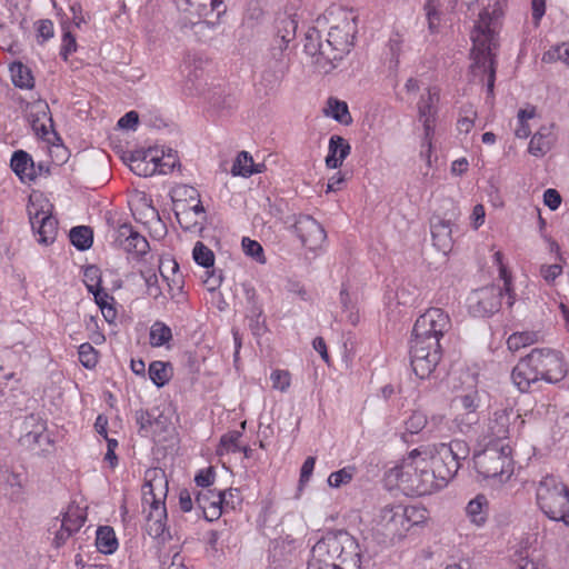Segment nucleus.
I'll list each match as a JSON object with an SVG mask.
<instances>
[{
  "instance_id": "nucleus-57",
  "label": "nucleus",
  "mask_w": 569,
  "mask_h": 569,
  "mask_svg": "<svg viewBox=\"0 0 569 569\" xmlns=\"http://www.w3.org/2000/svg\"><path fill=\"white\" fill-rule=\"evenodd\" d=\"M406 430L411 433L416 435L420 432L423 428L428 425V419L426 415L421 411H413L409 418L405 422Z\"/></svg>"
},
{
  "instance_id": "nucleus-47",
  "label": "nucleus",
  "mask_w": 569,
  "mask_h": 569,
  "mask_svg": "<svg viewBox=\"0 0 569 569\" xmlns=\"http://www.w3.org/2000/svg\"><path fill=\"white\" fill-rule=\"evenodd\" d=\"M478 412L463 411L455 416L452 423L457 431L461 433H468L471 431L472 427L478 422Z\"/></svg>"
},
{
  "instance_id": "nucleus-36",
  "label": "nucleus",
  "mask_w": 569,
  "mask_h": 569,
  "mask_svg": "<svg viewBox=\"0 0 569 569\" xmlns=\"http://www.w3.org/2000/svg\"><path fill=\"white\" fill-rule=\"evenodd\" d=\"M148 375L157 387L166 386L172 377V367L169 362L156 360L149 365Z\"/></svg>"
},
{
  "instance_id": "nucleus-34",
  "label": "nucleus",
  "mask_w": 569,
  "mask_h": 569,
  "mask_svg": "<svg viewBox=\"0 0 569 569\" xmlns=\"http://www.w3.org/2000/svg\"><path fill=\"white\" fill-rule=\"evenodd\" d=\"M84 520L86 516L78 506H69L62 518L54 519L52 528H57L60 525L74 533L83 526Z\"/></svg>"
},
{
  "instance_id": "nucleus-28",
  "label": "nucleus",
  "mask_w": 569,
  "mask_h": 569,
  "mask_svg": "<svg viewBox=\"0 0 569 569\" xmlns=\"http://www.w3.org/2000/svg\"><path fill=\"white\" fill-rule=\"evenodd\" d=\"M465 513L471 525L482 528L489 517V501L485 495H477L465 508Z\"/></svg>"
},
{
  "instance_id": "nucleus-52",
  "label": "nucleus",
  "mask_w": 569,
  "mask_h": 569,
  "mask_svg": "<svg viewBox=\"0 0 569 569\" xmlns=\"http://www.w3.org/2000/svg\"><path fill=\"white\" fill-rule=\"evenodd\" d=\"M270 380L273 389L287 392L291 386V373L288 370L274 369L270 373Z\"/></svg>"
},
{
  "instance_id": "nucleus-29",
  "label": "nucleus",
  "mask_w": 569,
  "mask_h": 569,
  "mask_svg": "<svg viewBox=\"0 0 569 569\" xmlns=\"http://www.w3.org/2000/svg\"><path fill=\"white\" fill-rule=\"evenodd\" d=\"M351 147L349 142L341 136H332L329 139L328 154L326 164L328 168H339L343 160L349 156Z\"/></svg>"
},
{
  "instance_id": "nucleus-2",
  "label": "nucleus",
  "mask_w": 569,
  "mask_h": 569,
  "mask_svg": "<svg viewBox=\"0 0 569 569\" xmlns=\"http://www.w3.org/2000/svg\"><path fill=\"white\" fill-rule=\"evenodd\" d=\"M356 32L355 13L341 7H331L308 29L305 52L313 59L320 71L327 73L350 52Z\"/></svg>"
},
{
  "instance_id": "nucleus-58",
  "label": "nucleus",
  "mask_w": 569,
  "mask_h": 569,
  "mask_svg": "<svg viewBox=\"0 0 569 569\" xmlns=\"http://www.w3.org/2000/svg\"><path fill=\"white\" fill-rule=\"evenodd\" d=\"M142 277L147 287V295L153 299L161 297L162 291L159 286L158 276L154 272H146L142 273Z\"/></svg>"
},
{
  "instance_id": "nucleus-46",
  "label": "nucleus",
  "mask_w": 569,
  "mask_h": 569,
  "mask_svg": "<svg viewBox=\"0 0 569 569\" xmlns=\"http://www.w3.org/2000/svg\"><path fill=\"white\" fill-rule=\"evenodd\" d=\"M476 118H477V111L473 108V106L469 104V106L462 107L461 111L459 113V118L457 120V130L460 133H465V134L469 133L475 126Z\"/></svg>"
},
{
  "instance_id": "nucleus-19",
  "label": "nucleus",
  "mask_w": 569,
  "mask_h": 569,
  "mask_svg": "<svg viewBox=\"0 0 569 569\" xmlns=\"http://www.w3.org/2000/svg\"><path fill=\"white\" fill-rule=\"evenodd\" d=\"M515 419V422L519 420L520 425L525 423L519 413H515L512 409L498 410L493 413V418L490 419L488 425V435L483 438L485 443L492 441L493 443H509L507 441L510 435V422Z\"/></svg>"
},
{
  "instance_id": "nucleus-7",
  "label": "nucleus",
  "mask_w": 569,
  "mask_h": 569,
  "mask_svg": "<svg viewBox=\"0 0 569 569\" xmlns=\"http://www.w3.org/2000/svg\"><path fill=\"white\" fill-rule=\"evenodd\" d=\"M168 493V481L160 469H152L146 472V485L143 487V508L147 512V530L154 538L161 537L167 526L166 498Z\"/></svg>"
},
{
  "instance_id": "nucleus-11",
  "label": "nucleus",
  "mask_w": 569,
  "mask_h": 569,
  "mask_svg": "<svg viewBox=\"0 0 569 569\" xmlns=\"http://www.w3.org/2000/svg\"><path fill=\"white\" fill-rule=\"evenodd\" d=\"M53 206L42 193L34 192L29 198L28 213L31 227L38 234V241L52 243L58 233V221L52 216Z\"/></svg>"
},
{
  "instance_id": "nucleus-10",
  "label": "nucleus",
  "mask_w": 569,
  "mask_h": 569,
  "mask_svg": "<svg viewBox=\"0 0 569 569\" xmlns=\"http://www.w3.org/2000/svg\"><path fill=\"white\" fill-rule=\"evenodd\" d=\"M178 164L179 158L176 151L159 147L134 151L130 159L131 171L141 177L167 174Z\"/></svg>"
},
{
  "instance_id": "nucleus-35",
  "label": "nucleus",
  "mask_w": 569,
  "mask_h": 569,
  "mask_svg": "<svg viewBox=\"0 0 569 569\" xmlns=\"http://www.w3.org/2000/svg\"><path fill=\"white\" fill-rule=\"evenodd\" d=\"M96 547L99 552L112 555L117 551L119 542L114 530L109 526L99 527L96 535Z\"/></svg>"
},
{
  "instance_id": "nucleus-3",
  "label": "nucleus",
  "mask_w": 569,
  "mask_h": 569,
  "mask_svg": "<svg viewBox=\"0 0 569 569\" xmlns=\"http://www.w3.org/2000/svg\"><path fill=\"white\" fill-rule=\"evenodd\" d=\"M450 329V317L440 308H430L416 320L411 367L418 378H428L438 366L441 359L440 339Z\"/></svg>"
},
{
  "instance_id": "nucleus-24",
  "label": "nucleus",
  "mask_w": 569,
  "mask_h": 569,
  "mask_svg": "<svg viewBox=\"0 0 569 569\" xmlns=\"http://www.w3.org/2000/svg\"><path fill=\"white\" fill-rule=\"evenodd\" d=\"M46 422L38 416L30 415L23 421V433L20 438L22 445L33 447L47 440Z\"/></svg>"
},
{
  "instance_id": "nucleus-55",
  "label": "nucleus",
  "mask_w": 569,
  "mask_h": 569,
  "mask_svg": "<svg viewBox=\"0 0 569 569\" xmlns=\"http://www.w3.org/2000/svg\"><path fill=\"white\" fill-rule=\"evenodd\" d=\"M536 335L532 332H515L509 336L507 340L508 348L512 351H517L520 348L527 347L533 343Z\"/></svg>"
},
{
  "instance_id": "nucleus-51",
  "label": "nucleus",
  "mask_w": 569,
  "mask_h": 569,
  "mask_svg": "<svg viewBox=\"0 0 569 569\" xmlns=\"http://www.w3.org/2000/svg\"><path fill=\"white\" fill-rule=\"evenodd\" d=\"M340 302L342 305L343 312L346 313L347 321L352 326H356L360 320L359 312L346 289L340 291Z\"/></svg>"
},
{
  "instance_id": "nucleus-62",
  "label": "nucleus",
  "mask_w": 569,
  "mask_h": 569,
  "mask_svg": "<svg viewBox=\"0 0 569 569\" xmlns=\"http://www.w3.org/2000/svg\"><path fill=\"white\" fill-rule=\"evenodd\" d=\"M77 50L76 38L71 34L70 31H64L62 36V43L60 56L67 60L68 57Z\"/></svg>"
},
{
  "instance_id": "nucleus-48",
  "label": "nucleus",
  "mask_w": 569,
  "mask_h": 569,
  "mask_svg": "<svg viewBox=\"0 0 569 569\" xmlns=\"http://www.w3.org/2000/svg\"><path fill=\"white\" fill-rule=\"evenodd\" d=\"M241 437V432L231 431L223 435L220 439L217 452L222 456L229 452H237L240 450L239 439Z\"/></svg>"
},
{
  "instance_id": "nucleus-53",
  "label": "nucleus",
  "mask_w": 569,
  "mask_h": 569,
  "mask_svg": "<svg viewBox=\"0 0 569 569\" xmlns=\"http://www.w3.org/2000/svg\"><path fill=\"white\" fill-rule=\"evenodd\" d=\"M242 250L248 256L254 259L257 262L263 264L266 263V256L263 252L262 246L250 238L242 239Z\"/></svg>"
},
{
  "instance_id": "nucleus-1",
  "label": "nucleus",
  "mask_w": 569,
  "mask_h": 569,
  "mask_svg": "<svg viewBox=\"0 0 569 569\" xmlns=\"http://www.w3.org/2000/svg\"><path fill=\"white\" fill-rule=\"evenodd\" d=\"M468 455L469 446L458 439L430 449H413L399 465L387 471L386 478L406 496L432 495L448 485L458 472L460 461Z\"/></svg>"
},
{
  "instance_id": "nucleus-26",
  "label": "nucleus",
  "mask_w": 569,
  "mask_h": 569,
  "mask_svg": "<svg viewBox=\"0 0 569 569\" xmlns=\"http://www.w3.org/2000/svg\"><path fill=\"white\" fill-rule=\"evenodd\" d=\"M433 246L447 254L452 247L451 223L440 217H433L430 222Z\"/></svg>"
},
{
  "instance_id": "nucleus-16",
  "label": "nucleus",
  "mask_w": 569,
  "mask_h": 569,
  "mask_svg": "<svg viewBox=\"0 0 569 569\" xmlns=\"http://www.w3.org/2000/svg\"><path fill=\"white\" fill-rule=\"evenodd\" d=\"M531 353L538 356L536 365L545 381L557 383L566 377L567 366L559 352L550 349H533Z\"/></svg>"
},
{
  "instance_id": "nucleus-18",
  "label": "nucleus",
  "mask_w": 569,
  "mask_h": 569,
  "mask_svg": "<svg viewBox=\"0 0 569 569\" xmlns=\"http://www.w3.org/2000/svg\"><path fill=\"white\" fill-rule=\"evenodd\" d=\"M296 232L301 243L310 251H318L326 242L327 234L322 226L310 216H301L297 219Z\"/></svg>"
},
{
  "instance_id": "nucleus-9",
  "label": "nucleus",
  "mask_w": 569,
  "mask_h": 569,
  "mask_svg": "<svg viewBox=\"0 0 569 569\" xmlns=\"http://www.w3.org/2000/svg\"><path fill=\"white\" fill-rule=\"evenodd\" d=\"M540 510L551 520L569 526V488L556 476L543 477L536 490Z\"/></svg>"
},
{
  "instance_id": "nucleus-56",
  "label": "nucleus",
  "mask_w": 569,
  "mask_h": 569,
  "mask_svg": "<svg viewBox=\"0 0 569 569\" xmlns=\"http://www.w3.org/2000/svg\"><path fill=\"white\" fill-rule=\"evenodd\" d=\"M83 283L89 292L101 288V271L96 266H89L83 271Z\"/></svg>"
},
{
  "instance_id": "nucleus-63",
  "label": "nucleus",
  "mask_w": 569,
  "mask_h": 569,
  "mask_svg": "<svg viewBox=\"0 0 569 569\" xmlns=\"http://www.w3.org/2000/svg\"><path fill=\"white\" fill-rule=\"evenodd\" d=\"M470 226L473 230H478L486 220V209L483 204L478 203L473 207L471 214L469 217Z\"/></svg>"
},
{
  "instance_id": "nucleus-27",
  "label": "nucleus",
  "mask_w": 569,
  "mask_h": 569,
  "mask_svg": "<svg viewBox=\"0 0 569 569\" xmlns=\"http://www.w3.org/2000/svg\"><path fill=\"white\" fill-rule=\"evenodd\" d=\"M557 140L552 126H542L530 139L528 151L533 157H543Z\"/></svg>"
},
{
  "instance_id": "nucleus-32",
  "label": "nucleus",
  "mask_w": 569,
  "mask_h": 569,
  "mask_svg": "<svg viewBox=\"0 0 569 569\" xmlns=\"http://www.w3.org/2000/svg\"><path fill=\"white\" fill-rule=\"evenodd\" d=\"M208 59L202 54L189 53L181 66L182 76L190 82L199 80L204 72Z\"/></svg>"
},
{
  "instance_id": "nucleus-39",
  "label": "nucleus",
  "mask_w": 569,
  "mask_h": 569,
  "mask_svg": "<svg viewBox=\"0 0 569 569\" xmlns=\"http://www.w3.org/2000/svg\"><path fill=\"white\" fill-rule=\"evenodd\" d=\"M10 73L12 82L20 89H32L34 79L30 69L21 62H13L10 66Z\"/></svg>"
},
{
  "instance_id": "nucleus-38",
  "label": "nucleus",
  "mask_w": 569,
  "mask_h": 569,
  "mask_svg": "<svg viewBox=\"0 0 569 569\" xmlns=\"http://www.w3.org/2000/svg\"><path fill=\"white\" fill-rule=\"evenodd\" d=\"M171 271L173 273L170 279L168 276L161 271V276L167 281L168 292L172 299H176L177 302H183L186 300L183 292V280L181 274L178 273L179 266L176 261H171Z\"/></svg>"
},
{
  "instance_id": "nucleus-54",
  "label": "nucleus",
  "mask_w": 569,
  "mask_h": 569,
  "mask_svg": "<svg viewBox=\"0 0 569 569\" xmlns=\"http://www.w3.org/2000/svg\"><path fill=\"white\" fill-rule=\"evenodd\" d=\"M502 258H503V256L500 251L495 252L493 260H495V263H497V266L499 267L500 277L503 280V290H506V293L508 295L507 302L511 307L513 305L515 297H513V293L511 290V279L507 272L506 267L502 263Z\"/></svg>"
},
{
  "instance_id": "nucleus-14",
  "label": "nucleus",
  "mask_w": 569,
  "mask_h": 569,
  "mask_svg": "<svg viewBox=\"0 0 569 569\" xmlns=\"http://www.w3.org/2000/svg\"><path fill=\"white\" fill-rule=\"evenodd\" d=\"M176 2L190 17L198 18L197 21L190 20L192 26L206 23L212 28L226 12L223 0H176Z\"/></svg>"
},
{
  "instance_id": "nucleus-49",
  "label": "nucleus",
  "mask_w": 569,
  "mask_h": 569,
  "mask_svg": "<svg viewBox=\"0 0 569 569\" xmlns=\"http://www.w3.org/2000/svg\"><path fill=\"white\" fill-rule=\"evenodd\" d=\"M560 60L569 66V42L556 46L542 54L545 63H552Z\"/></svg>"
},
{
  "instance_id": "nucleus-45",
  "label": "nucleus",
  "mask_w": 569,
  "mask_h": 569,
  "mask_svg": "<svg viewBox=\"0 0 569 569\" xmlns=\"http://www.w3.org/2000/svg\"><path fill=\"white\" fill-rule=\"evenodd\" d=\"M356 475V468L352 466L343 467L329 475L327 483L331 488H340L351 482Z\"/></svg>"
},
{
  "instance_id": "nucleus-44",
  "label": "nucleus",
  "mask_w": 569,
  "mask_h": 569,
  "mask_svg": "<svg viewBox=\"0 0 569 569\" xmlns=\"http://www.w3.org/2000/svg\"><path fill=\"white\" fill-rule=\"evenodd\" d=\"M192 258L198 266L210 269L214 264V253L201 241H197L192 249Z\"/></svg>"
},
{
  "instance_id": "nucleus-37",
  "label": "nucleus",
  "mask_w": 569,
  "mask_h": 569,
  "mask_svg": "<svg viewBox=\"0 0 569 569\" xmlns=\"http://www.w3.org/2000/svg\"><path fill=\"white\" fill-rule=\"evenodd\" d=\"M292 543L283 540H274L269 547V563L274 569L280 567L283 562L289 560V556L292 551Z\"/></svg>"
},
{
  "instance_id": "nucleus-8",
  "label": "nucleus",
  "mask_w": 569,
  "mask_h": 569,
  "mask_svg": "<svg viewBox=\"0 0 569 569\" xmlns=\"http://www.w3.org/2000/svg\"><path fill=\"white\" fill-rule=\"evenodd\" d=\"M473 465L483 479H490L493 483H505L515 470L509 443L487 441L485 449L475 453Z\"/></svg>"
},
{
  "instance_id": "nucleus-50",
  "label": "nucleus",
  "mask_w": 569,
  "mask_h": 569,
  "mask_svg": "<svg viewBox=\"0 0 569 569\" xmlns=\"http://www.w3.org/2000/svg\"><path fill=\"white\" fill-rule=\"evenodd\" d=\"M79 361L87 369H92L98 363V351L89 343L84 342L78 349Z\"/></svg>"
},
{
  "instance_id": "nucleus-17",
  "label": "nucleus",
  "mask_w": 569,
  "mask_h": 569,
  "mask_svg": "<svg viewBox=\"0 0 569 569\" xmlns=\"http://www.w3.org/2000/svg\"><path fill=\"white\" fill-rule=\"evenodd\" d=\"M459 379L461 385L453 386L458 392L452 401L455 408L467 412H477L480 405L477 377L470 372H462Z\"/></svg>"
},
{
  "instance_id": "nucleus-60",
  "label": "nucleus",
  "mask_w": 569,
  "mask_h": 569,
  "mask_svg": "<svg viewBox=\"0 0 569 569\" xmlns=\"http://www.w3.org/2000/svg\"><path fill=\"white\" fill-rule=\"evenodd\" d=\"M216 473L212 467L201 469L194 477L198 487L207 490L214 482Z\"/></svg>"
},
{
  "instance_id": "nucleus-42",
  "label": "nucleus",
  "mask_w": 569,
  "mask_h": 569,
  "mask_svg": "<svg viewBox=\"0 0 569 569\" xmlns=\"http://www.w3.org/2000/svg\"><path fill=\"white\" fill-rule=\"evenodd\" d=\"M70 241L79 250L89 249L93 242V233L89 227L79 226L70 230Z\"/></svg>"
},
{
  "instance_id": "nucleus-12",
  "label": "nucleus",
  "mask_w": 569,
  "mask_h": 569,
  "mask_svg": "<svg viewBox=\"0 0 569 569\" xmlns=\"http://www.w3.org/2000/svg\"><path fill=\"white\" fill-rule=\"evenodd\" d=\"M439 101L440 89L433 86L429 87L427 91L420 96V99L417 103L418 118L423 127L421 154L428 159V162H430V156L432 152V140L436 130Z\"/></svg>"
},
{
  "instance_id": "nucleus-20",
  "label": "nucleus",
  "mask_w": 569,
  "mask_h": 569,
  "mask_svg": "<svg viewBox=\"0 0 569 569\" xmlns=\"http://www.w3.org/2000/svg\"><path fill=\"white\" fill-rule=\"evenodd\" d=\"M537 357L538 356H532L530 352L527 357L520 359L512 370V382L521 392L528 391L532 383L543 380V377L536 365L538 361Z\"/></svg>"
},
{
  "instance_id": "nucleus-59",
  "label": "nucleus",
  "mask_w": 569,
  "mask_h": 569,
  "mask_svg": "<svg viewBox=\"0 0 569 569\" xmlns=\"http://www.w3.org/2000/svg\"><path fill=\"white\" fill-rule=\"evenodd\" d=\"M561 273L562 266L560 263L542 264L540 267V276L547 283H553Z\"/></svg>"
},
{
  "instance_id": "nucleus-6",
  "label": "nucleus",
  "mask_w": 569,
  "mask_h": 569,
  "mask_svg": "<svg viewBox=\"0 0 569 569\" xmlns=\"http://www.w3.org/2000/svg\"><path fill=\"white\" fill-rule=\"evenodd\" d=\"M470 38L472 41L473 72L483 73L487 81V92L492 94L496 79L493 50L498 46V23L488 9L479 13Z\"/></svg>"
},
{
  "instance_id": "nucleus-33",
  "label": "nucleus",
  "mask_w": 569,
  "mask_h": 569,
  "mask_svg": "<svg viewBox=\"0 0 569 569\" xmlns=\"http://www.w3.org/2000/svg\"><path fill=\"white\" fill-rule=\"evenodd\" d=\"M323 113L345 126H349L352 122L347 102L333 97L327 100Z\"/></svg>"
},
{
  "instance_id": "nucleus-25",
  "label": "nucleus",
  "mask_w": 569,
  "mask_h": 569,
  "mask_svg": "<svg viewBox=\"0 0 569 569\" xmlns=\"http://www.w3.org/2000/svg\"><path fill=\"white\" fill-rule=\"evenodd\" d=\"M0 493L12 501L20 500L23 495L22 475L0 468Z\"/></svg>"
},
{
  "instance_id": "nucleus-40",
  "label": "nucleus",
  "mask_w": 569,
  "mask_h": 569,
  "mask_svg": "<svg viewBox=\"0 0 569 569\" xmlns=\"http://www.w3.org/2000/svg\"><path fill=\"white\" fill-rule=\"evenodd\" d=\"M258 172H260L259 166L253 164L252 157L247 151H241L233 162L231 173L248 178Z\"/></svg>"
},
{
  "instance_id": "nucleus-13",
  "label": "nucleus",
  "mask_w": 569,
  "mask_h": 569,
  "mask_svg": "<svg viewBox=\"0 0 569 569\" xmlns=\"http://www.w3.org/2000/svg\"><path fill=\"white\" fill-rule=\"evenodd\" d=\"M26 118L37 137L47 142H53L57 134L47 101L37 99L26 103Z\"/></svg>"
},
{
  "instance_id": "nucleus-61",
  "label": "nucleus",
  "mask_w": 569,
  "mask_h": 569,
  "mask_svg": "<svg viewBox=\"0 0 569 569\" xmlns=\"http://www.w3.org/2000/svg\"><path fill=\"white\" fill-rule=\"evenodd\" d=\"M402 40L399 36L390 38L388 42V51L390 53V68H397L399 63V54L401 51Z\"/></svg>"
},
{
  "instance_id": "nucleus-22",
  "label": "nucleus",
  "mask_w": 569,
  "mask_h": 569,
  "mask_svg": "<svg viewBox=\"0 0 569 569\" xmlns=\"http://www.w3.org/2000/svg\"><path fill=\"white\" fill-rule=\"evenodd\" d=\"M116 241L129 253L143 256L149 250V242L139 232L134 231L131 226L122 224L117 231Z\"/></svg>"
},
{
  "instance_id": "nucleus-64",
  "label": "nucleus",
  "mask_w": 569,
  "mask_h": 569,
  "mask_svg": "<svg viewBox=\"0 0 569 569\" xmlns=\"http://www.w3.org/2000/svg\"><path fill=\"white\" fill-rule=\"evenodd\" d=\"M315 466H316L315 457H308L305 460V462L302 463V467L300 469V479H299L300 486H305L310 481L311 476L315 470Z\"/></svg>"
},
{
  "instance_id": "nucleus-41",
  "label": "nucleus",
  "mask_w": 569,
  "mask_h": 569,
  "mask_svg": "<svg viewBox=\"0 0 569 569\" xmlns=\"http://www.w3.org/2000/svg\"><path fill=\"white\" fill-rule=\"evenodd\" d=\"M246 296L248 303L250 305L249 311H248V318L250 319L251 328L254 331V333H259L262 329L260 319L262 317V307L257 300V292L253 288L246 289Z\"/></svg>"
},
{
  "instance_id": "nucleus-43",
  "label": "nucleus",
  "mask_w": 569,
  "mask_h": 569,
  "mask_svg": "<svg viewBox=\"0 0 569 569\" xmlns=\"http://www.w3.org/2000/svg\"><path fill=\"white\" fill-rule=\"evenodd\" d=\"M172 339V331L164 322L156 321L149 332V340L152 347L159 348Z\"/></svg>"
},
{
  "instance_id": "nucleus-21",
  "label": "nucleus",
  "mask_w": 569,
  "mask_h": 569,
  "mask_svg": "<svg viewBox=\"0 0 569 569\" xmlns=\"http://www.w3.org/2000/svg\"><path fill=\"white\" fill-rule=\"evenodd\" d=\"M176 217L182 229L197 232L203 228L206 211L199 199L189 207L178 202L176 204Z\"/></svg>"
},
{
  "instance_id": "nucleus-4",
  "label": "nucleus",
  "mask_w": 569,
  "mask_h": 569,
  "mask_svg": "<svg viewBox=\"0 0 569 569\" xmlns=\"http://www.w3.org/2000/svg\"><path fill=\"white\" fill-rule=\"evenodd\" d=\"M368 550L349 532L330 531L312 547L307 569H360Z\"/></svg>"
},
{
  "instance_id": "nucleus-30",
  "label": "nucleus",
  "mask_w": 569,
  "mask_h": 569,
  "mask_svg": "<svg viewBox=\"0 0 569 569\" xmlns=\"http://www.w3.org/2000/svg\"><path fill=\"white\" fill-rule=\"evenodd\" d=\"M517 555L518 569H546L540 560V550L537 546H533L529 539L520 543Z\"/></svg>"
},
{
  "instance_id": "nucleus-23",
  "label": "nucleus",
  "mask_w": 569,
  "mask_h": 569,
  "mask_svg": "<svg viewBox=\"0 0 569 569\" xmlns=\"http://www.w3.org/2000/svg\"><path fill=\"white\" fill-rule=\"evenodd\" d=\"M224 492L216 490H202L197 495L196 502L209 521L218 519L222 513Z\"/></svg>"
},
{
  "instance_id": "nucleus-31",
  "label": "nucleus",
  "mask_w": 569,
  "mask_h": 569,
  "mask_svg": "<svg viewBox=\"0 0 569 569\" xmlns=\"http://www.w3.org/2000/svg\"><path fill=\"white\" fill-rule=\"evenodd\" d=\"M10 164L22 182H31L36 179L33 161L27 152L22 150L13 152Z\"/></svg>"
},
{
  "instance_id": "nucleus-5",
  "label": "nucleus",
  "mask_w": 569,
  "mask_h": 569,
  "mask_svg": "<svg viewBox=\"0 0 569 569\" xmlns=\"http://www.w3.org/2000/svg\"><path fill=\"white\" fill-rule=\"evenodd\" d=\"M429 520V511L421 505H386L373 519V531L379 542L396 543L406 538L413 527H422Z\"/></svg>"
},
{
  "instance_id": "nucleus-15",
  "label": "nucleus",
  "mask_w": 569,
  "mask_h": 569,
  "mask_svg": "<svg viewBox=\"0 0 569 569\" xmlns=\"http://www.w3.org/2000/svg\"><path fill=\"white\" fill-rule=\"evenodd\" d=\"M508 297V295L505 292ZM503 297V290L496 286H489L472 291L467 298L469 312L475 317H486L498 311Z\"/></svg>"
}]
</instances>
